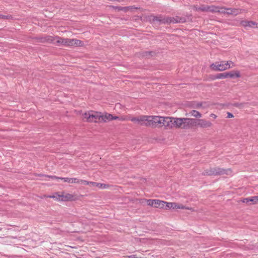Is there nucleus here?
<instances>
[{"label":"nucleus","instance_id":"f257e3e1","mask_svg":"<svg viewBox=\"0 0 258 258\" xmlns=\"http://www.w3.org/2000/svg\"><path fill=\"white\" fill-rule=\"evenodd\" d=\"M44 41H55L56 43L58 44V45H63L69 47L79 46L83 44V42L78 39L64 38L60 37H55L52 39L51 37L49 36L45 38Z\"/></svg>","mask_w":258,"mask_h":258},{"label":"nucleus","instance_id":"f03ea898","mask_svg":"<svg viewBox=\"0 0 258 258\" xmlns=\"http://www.w3.org/2000/svg\"><path fill=\"white\" fill-rule=\"evenodd\" d=\"M152 21L153 22H159L160 24H170L184 23L186 21V19L184 17H180L179 16L171 17L160 15L158 16H153Z\"/></svg>","mask_w":258,"mask_h":258},{"label":"nucleus","instance_id":"7ed1b4c3","mask_svg":"<svg viewBox=\"0 0 258 258\" xmlns=\"http://www.w3.org/2000/svg\"><path fill=\"white\" fill-rule=\"evenodd\" d=\"M175 119L174 122L176 128L188 130L194 127V118L176 117Z\"/></svg>","mask_w":258,"mask_h":258},{"label":"nucleus","instance_id":"20e7f679","mask_svg":"<svg viewBox=\"0 0 258 258\" xmlns=\"http://www.w3.org/2000/svg\"><path fill=\"white\" fill-rule=\"evenodd\" d=\"M101 113L94 111H90L83 114V119L88 122H101Z\"/></svg>","mask_w":258,"mask_h":258},{"label":"nucleus","instance_id":"39448f33","mask_svg":"<svg viewBox=\"0 0 258 258\" xmlns=\"http://www.w3.org/2000/svg\"><path fill=\"white\" fill-rule=\"evenodd\" d=\"M231 171L230 169H224L219 168H211L204 171L203 173L204 175H223V174H230Z\"/></svg>","mask_w":258,"mask_h":258},{"label":"nucleus","instance_id":"423d86ee","mask_svg":"<svg viewBox=\"0 0 258 258\" xmlns=\"http://www.w3.org/2000/svg\"><path fill=\"white\" fill-rule=\"evenodd\" d=\"M131 120L137 122L141 125L151 127V115H142L139 117H133Z\"/></svg>","mask_w":258,"mask_h":258},{"label":"nucleus","instance_id":"0eeeda50","mask_svg":"<svg viewBox=\"0 0 258 258\" xmlns=\"http://www.w3.org/2000/svg\"><path fill=\"white\" fill-rule=\"evenodd\" d=\"M240 72L238 71H232L229 72L218 74L214 77V79H221L227 78H235L240 77Z\"/></svg>","mask_w":258,"mask_h":258},{"label":"nucleus","instance_id":"6e6552de","mask_svg":"<svg viewBox=\"0 0 258 258\" xmlns=\"http://www.w3.org/2000/svg\"><path fill=\"white\" fill-rule=\"evenodd\" d=\"M176 117H162V126H164L167 128H172L175 127V124L174 122Z\"/></svg>","mask_w":258,"mask_h":258},{"label":"nucleus","instance_id":"1a4fd4ad","mask_svg":"<svg viewBox=\"0 0 258 258\" xmlns=\"http://www.w3.org/2000/svg\"><path fill=\"white\" fill-rule=\"evenodd\" d=\"M212 126L211 121L204 119H195L194 118V126L199 127L200 128H210Z\"/></svg>","mask_w":258,"mask_h":258},{"label":"nucleus","instance_id":"9d476101","mask_svg":"<svg viewBox=\"0 0 258 258\" xmlns=\"http://www.w3.org/2000/svg\"><path fill=\"white\" fill-rule=\"evenodd\" d=\"M227 64L226 61H222L221 62H216L211 64V68L216 71H224L228 70Z\"/></svg>","mask_w":258,"mask_h":258},{"label":"nucleus","instance_id":"9b49d317","mask_svg":"<svg viewBox=\"0 0 258 258\" xmlns=\"http://www.w3.org/2000/svg\"><path fill=\"white\" fill-rule=\"evenodd\" d=\"M116 119H119L120 120H124V118L122 117H119L117 116H113L112 114L105 113L104 114H101V122H107L108 121H110L112 120H116Z\"/></svg>","mask_w":258,"mask_h":258},{"label":"nucleus","instance_id":"f8f14e48","mask_svg":"<svg viewBox=\"0 0 258 258\" xmlns=\"http://www.w3.org/2000/svg\"><path fill=\"white\" fill-rule=\"evenodd\" d=\"M162 116L151 115V127H162Z\"/></svg>","mask_w":258,"mask_h":258},{"label":"nucleus","instance_id":"ddd939ff","mask_svg":"<svg viewBox=\"0 0 258 258\" xmlns=\"http://www.w3.org/2000/svg\"><path fill=\"white\" fill-rule=\"evenodd\" d=\"M166 209H187L185 206L181 204H177L176 203H167L166 202Z\"/></svg>","mask_w":258,"mask_h":258},{"label":"nucleus","instance_id":"4468645a","mask_svg":"<svg viewBox=\"0 0 258 258\" xmlns=\"http://www.w3.org/2000/svg\"><path fill=\"white\" fill-rule=\"evenodd\" d=\"M50 198H52L53 199H56V200H59V201H69L73 199V196L70 194H67L66 195H58L57 196H50Z\"/></svg>","mask_w":258,"mask_h":258},{"label":"nucleus","instance_id":"2eb2a0df","mask_svg":"<svg viewBox=\"0 0 258 258\" xmlns=\"http://www.w3.org/2000/svg\"><path fill=\"white\" fill-rule=\"evenodd\" d=\"M48 177L51 178L52 179H60L63 180L64 182L71 183H77L78 182V179L76 178H69V177H58L56 176H48Z\"/></svg>","mask_w":258,"mask_h":258},{"label":"nucleus","instance_id":"dca6fc26","mask_svg":"<svg viewBox=\"0 0 258 258\" xmlns=\"http://www.w3.org/2000/svg\"><path fill=\"white\" fill-rule=\"evenodd\" d=\"M215 6H202L199 8H197V11H201L203 12H214L215 11L214 10Z\"/></svg>","mask_w":258,"mask_h":258},{"label":"nucleus","instance_id":"f3484780","mask_svg":"<svg viewBox=\"0 0 258 258\" xmlns=\"http://www.w3.org/2000/svg\"><path fill=\"white\" fill-rule=\"evenodd\" d=\"M90 184H91L93 186H96L101 189H105L109 187V185L107 184L95 182H91Z\"/></svg>","mask_w":258,"mask_h":258},{"label":"nucleus","instance_id":"a211bd4d","mask_svg":"<svg viewBox=\"0 0 258 258\" xmlns=\"http://www.w3.org/2000/svg\"><path fill=\"white\" fill-rule=\"evenodd\" d=\"M190 116H194L196 118H201L202 115L201 114V113L199 112L198 111H197L196 110H191L189 113H188Z\"/></svg>","mask_w":258,"mask_h":258},{"label":"nucleus","instance_id":"6ab92c4d","mask_svg":"<svg viewBox=\"0 0 258 258\" xmlns=\"http://www.w3.org/2000/svg\"><path fill=\"white\" fill-rule=\"evenodd\" d=\"M155 204H154V207L155 208H162L166 205L165 202L159 200H155Z\"/></svg>","mask_w":258,"mask_h":258},{"label":"nucleus","instance_id":"aec40b11","mask_svg":"<svg viewBox=\"0 0 258 258\" xmlns=\"http://www.w3.org/2000/svg\"><path fill=\"white\" fill-rule=\"evenodd\" d=\"M215 9H214V10H215V11H214L213 13L218 12L220 14H226V8L215 6Z\"/></svg>","mask_w":258,"mask_h":258},{"label":"nucleus","instance_id":"412c9836","mask_svg":"<svg viewBox=\"0 0 258 258\" xmlns=\"http://www.w3.org/2000/svg\"><path fill=\"white\" fill-rule=\"evenodd\" d=\"M246 202H251L253 204H258V196L246 198Z\"/></svg>","mask_w":258,"mask_h":258},{"label":"nucleus","instance_id":"4be33fe9","mask_svg":"<svg viewBox=\"0 0 258 258\" xmlns=\"http://www.w3.org/2000/svg\"><path fill=\"white\" fill-rule=\"evenodd\" d=\"M241 10L237 9H232L231 12H228V15H233L234 16H236L237 15L240 14L241 13Z\"/></svg>","mask_w":258,"mask_h":258},{"label":"nucleus","instance_id":"5701e85b","mask_svg":"<svg viewBox=\"0 0 258 258\" xmlns=\"http://www.w3.org/2000/svg\"><path fill=\"white\" fill-rule=\"evenodd\" d=\"M137 8H135V7H117V9L118 10H122V11H126V10H132V9H136Z\"/></svg>","mask_w":258,"mask_h":258},{"label":"nucleus","instance_id":"b1692460","mask_svg":"<svg viewBox=\"0 0 258 258\" xmlns=\"http://www.w3.org/2000/svg\"><path fill=\"white\" fill-rule=\"evenodd\" d=\"M248 27L252 28H258V23L253 21H248Z\"/></svg>","mask_w":258,"mask_h":258},{"label":"nucleus","instance_id":"393cba45","mask_svg":"<svg viewBox=\"0 0 258 258\" xmlns=\"http://www.w3.org/2000/svg\"><path fill=\"white\" fill-rule=\"evenodd\" d=\"M226 64H227V67L228 69H230L231 68H233V67L235 66L234 63L233 61H231V60L226 61Z\"/></svg>","mask_w":258,"mask_h":258},{"label":"nucleus","instance_id":"a878e982","mask_svg":"<svg viewBox=\"0 0 258 258\" xmlns=\"http://www.w3.org/2000/svg\"><path fill=\"white\" fill-rule=\"evenodd\" d=\"M155 200H147V205L150 206L154 207V204H155Z\"/></svg>","mask_w":258,"mask_h":258},{"label":"nucleus","instance_id":"bb28decb","mask_svg":"<svg viewBox=\"0 0 258 258\" xmlns=\"http://www.w3.org/2000/svg\"><path fill=\"white\" fill-rule=\"evenodd\" d=\"M90 182H89V181H88L86 180L78 179V183H80V184H84V185H88V184H90Z\"/></svg>","mask_w":258,"mask_h":258},{"label":"nucleus","instance_id":"cd10ccee","mask_svg":"<svg viewBox=\"0 0 258 258\" xmlns=\"http://www.w3.org/2000/svg\"><path fill=\"white\" fill-rule=\"evenodd\" d=\"M11 16L10 15H0V19H9L11 18Z\"/></svg>","mask_w":258,"mask_h":258},{"label":"nucleus","instance_id":"c85d7f7f","mask_svg":"<svg viewBox=\"0 0 258 258\" xmlns=\"http://www.w3.org/2000/svg\"><path fill=\"white\" fill-rule=\"evenodd\" d=\"M240 23L243 27H248V21H241Z\"/></svg>","mask_w":258,"mask_h":258},{"label":"nucleus","instance_id":"c756f323","mask_svg":"<svg viewBox=\"0 0 258 258\" xmlns=\"http://www.w3.org/2000/svg\"><path fill=\"white\" fill-rule=\"evenodd\" d=\"M233 117V115L232 113H231L230 112L227 113V117L228 118H231Z\"/></svg>","mask_w":258,"mask_h":258},{"label":"nucleus","instance_id":"7c9ffc66","mask_svg":"<svg viewBox=\"0 0 258 258\" xmlns=\"http://www.w3.org/2000/svg\"><path fill=\"white\" fill-rule=\"evenodd\" d=\"M232 9H230V8H226V14L228 15V12H231V11H232Z\"/></svg>","mask_w":258,"mask_h":258},{"label":"nucleus","instance_id":"2f4dec72","mask_svg":"<svg viewBox=\"0 0 258 258\" xmlns=\"http://www.w3.org/2000/svg\"><path fill=\"white\" fill-rule=\"evenodd\" d=\"M210 116V117H211L214 119L216 118V117H217V115L214 113H211Z\"/></svg>","mask_w":258,"mask_h":258},{"label":"nucleus","instance_id":"473e14b6","mask_svg":"<svg viewBox=\"0 0 258 258\" xmlns=\"http://www.w3.org/2000/svg\"><path fill=\"white\" fill-rule=\"evenodd\" d=\"M202 103H199L197 104L196 105V108H199L200 107H201L202 106Z\"/></svg>","mask_w":258,"mask_h":258},{"label":"nucleus","instance_id":"72a5a7b5","mask_svg":"<svg viewBox=\"0 0 258 258\" xmlns=\"http://www.w3.org/2000/svg\"><path fill=\"white\" fill-rule=\"evenodd\" d=\"M246 200V199H244L243 200L242 202H243V203H248V202H246V200Z\"/></svg>","mask_w":258,"mask_h":258},{"label":"nucleus","instance_id":"f704fd0d","mask_svg":"<svg viewBox=\"0 0 258 258\" xmlns=\"http://www.w3.org/2000/svg\"><path fill=\"white\" fill-rule=\"evenodd\" d=\"M148 53L150 54V53H152L153 52H149Z\"/></svg>","mask_w":258,"mask_h":258}]
</instances>
